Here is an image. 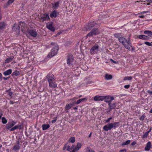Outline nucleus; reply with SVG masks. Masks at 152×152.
<instances>
[{"instance_id":"f257e3e1","label":"nucleus","mask_w":152,"mask_h":152,"mask_svg":"<svg viewBox=\"0 0 152 152\" xmlns=\"http://www.w3.org/2000/svg\"><path fill=\"white\" fill-rule=\"evenodd\" d=\"M119 122L110 123L105 125L103 127V129L105 131H107L108 130H110L113 128L115 129L119 126Z\"/></svg>"},{"instance_id":"f03ea898","label":"nucleus","mask_w":152,"mask_h":152,"mask_svg":"<svg viewBox=\"0 0 152 152\" xmlns=\"http://www.w3.org/2000/svg\"><path fill=\"white\" fill-rule=\"evenodd\" d=\"M52 45H55V46L52 48L51 50V52L48 55V58H51L56 54L58 51L59 50L58 46L56 44V43L54 42H52L51 43Z\"/></svg>"},{"instance_id":"7ed1b4c3","label":"nucleus","mask_w":152,"mask_h":152,"mask_svg":"<svg viewBox=\"0 0 152 152\" xmlns=\"http://www.w3.org/2000/svg\"><path fill=\"white\" fill-rule=\"evenodd\" d=\"M99 33V31L97 28H94L86 36V38L90 37L93 35H95Z\"/></svg>"},{"instance_id":"20e7f679","label":"nucleus","mask_w":152,"mask_h":152,"mask_svg":"<svg viewBox=\"0 0 152 152\" xmlns=\"http://www.w3.org/2000/svg\"><path fill=\"white\" fill-rule=\"evenodd\" d=\"M118 39L119 41L126 48L130 50V49L128 45H126V44L125 43L126 42H127V39H126L125 38L122 37V36L121 37L119 38Z\"/></svg>"},{"instance_id":"39448f33","label":"nucleus","mask_w":152,"mask_h":152,"mask_svg":"<svg viewBox=\"0 0 152 152\" xmlns=\"http://www.w3.org/2000/svg\"><path fill=\"white\" fill-rule=\"evenodd\" d=\"M97 24L94 21L91 22L88 24L86 26V28L87 31H89L91 28L96 25Z\"/></svg>"},{"instance_id":"423d86ee","label":"nucleus","mask_w":152,"mask_h":152,"mask_svg":"<svg viewBox=\"0 0 152 152\" xmlns=\"http://www.w3.org/2000/svg\"><path fill=\"white\" fill-rule=\"evenodd\" d=\"M105 97V102L108 103V105H110V104L112 100L114 99V98L111 96H104Z\"/></svg>"},{"instance_id":"0eeeda50","label":"nucleus","mask_w":152,"mask_h":152,"mask_svg":"<svg viewBox=\"0 0 152 152\" xmlns=\"http://www.w3.org/2000/svg\"><path fill=\"white\" fill-rule=\"evenodd\" d=\"M73 61V55L72 54L68 55L67 57V64L69 65L72 64Z\"/></svg>"},{"instance_id":"6e6552de","label":"nucleus","mask_w":152,"mask_h":152,"mask_svg":"<svg viewBox=\"0 0 152 152\" xmlns=\"http://www.w3.org/2000/svg\"><path fill=\"white\" fill-rule=\"evenodd\" d=\"M39 19L44 21L48 20L49 19V18L48 14H44L41 15Z\"/></svg>"},{"instance_id":"1a4fd4ad","label":"nucleus","mask_w":152,"mask_h":152,"mask_svg":"<svg viewBox=\"0 0 152 152\" xmlns=\"http://www.w3.org/2000/svg\"><path fill=\"white\" fill-rule=\"evenodd\" d=\"M28 33L30 35L33 37H36L37 35V33L35 30L31 29L28 31Z\"/></svg>"},{"instance_id":"9d476101","label":"nucleus","mask_w":152,"mask_h":152,"mask_svg":"<svg viewBox=\"0 0 152 152\" xmlns=\"http://www.w3.org/2000/svg\"><path fill=\"white\" fill-rule=\"evenodd\" d=\"M53 23L50 22L46 26V27L53 32L55 31V28L53 26Z\"/></svg>"},{"instance_id":"9b49d317","label":"nucleus","mask_w":152,"mask_h":152,"mask_svg":"<svg viewBox=\"0 0 152 152\" xmlns=\"http://www.w3.org/2000/svg\"><path fill=\"white\" fill-rule=\"evenodd\" d=\"M20 26L19 24L18 26H16L15 24H14L12 29L13 31H16V33L18 34L20 31Z\"/></svg>"},{"instance_id":"f8f14e48","label":"nucleus","mask_w":152,"mask_h":152,"mask_svg":"<svg viewBox=\"0 0 152 152\" xmlns=\"http://www.w3.org/2000/svg\"><path fill=\"white\" fill-rule=\"evenodd\" d=\"M19 25L21 26V30L23 33L25 32L26 30V25L24 23H23L22 22H19Z\"/></svg>"},{"instance_id":"ddd939ff","label":"nucleus","mask_w":152,"mask_h":152,"mask_svg":"<svg viewBox=\"0 0 152 152\" xmlns=\"http://www.w3.org/2000/svg\"><path fill=\"white\" fill-rule=\"evenodd\" d=\"M54 76L53 74H49L46 76V78L48 80L49 82L54 80Z\"/></svg>"},{"instance_id":"4468645a","label":"nucleus","mask_w":152,"mask_h":152,"mask_svg":"<svg viewBox=\"0 0 152 152\" xmlns=\"http://www.w3.org/2000/svg\"><path fill=\"white\" fill-rule=\"evenodd\" d=\"M104 96H100L97 95L94 98V99L95 101H102L104 99Z\"/></svg>"},{"instance_id":"2eb2a0df","label":"nucleus","mask_w":152,"mask_h":152,"mask_svg":"<svg viewBox=\"0 0 152 152\" xmlns=\"http://www.w3.org/2000/svg\"><path fill=\"white\" fill-rule=\"evenodd\" d=\"M58 14L59 13L58 11L56 10H54L51 13H50V16L51 18H56Z\"/></svg>"},{"instance_id":"dca6fc26","label":"nucleus","mask_w":152,"mask_h":152,"mask_svg":"<svg viewBox=\"0 0 152 152\" xmlns=\"http://www.w3.org/2000/svg\"><path fill=\"white\" fill-rule=\"evenodd\" d=\"M138 38L140 39H142L145 40H148L150 39L149 37L143 35H139Z\"/></svg>"},{"instance_id":"f3484780","label":"nucleus","mask_w":152,"mask_h":152,"mask_svg":"<svg viewBox=\"0 0 152 152\" xmlns=\"http://www.w3.org/2000/svg\"><path fill=\"white\" fill-rule=\"evenodd\" d=\"M60 3V2L59 1H58L52 4V8L53 9H57L59 7V4Z\"/></svg>"},{"instance_id":"a211bd4d","label":"nucleus","mask_w":152,"mask_h":152,"mask_svg":"<svg viewBox=\"0 0 152 152\" xmlns=\"http://www.w3.org/2000/svg\"><path fill=\"white\" fill-rule=\"evenodd\" d=\"M151 147V142H148L146 144V145L145 147V149L146 151H149Z\"/></svg>"},{"instance_id":"6ab92c4d","label":"nucleus","mask_w":152,"mask_h":152,"mask_svg":"<svg viewBox=\"0 0 152 152\" xmlns=\"http://www.w3.org/2000/svg\"><path fill=\"white\" fill-rule=\"evenodd\" d=\"M109 108L110 109V110L112 109H115L116 107V105L114 103H111V102L110 103V105H109Z\"/></svg>"},{"instance_id":"aec40b11","label":"nucleus","mask_w":152,"mask_h":152,"mask_svg":"<svg viewBox=\"0 0 152 152\" xmlns=\"http://www.w3.org/2000/svg\"><path fill=\"white\" fill-rule=\"evenodd\" d=\"M104 77L106 80H108L111 79L113 77L111 75L106 74L105 75Z\"/></svg>"},{"instance_id":"412c9836","label":"nucleus","mask_w":152,"mask_h":152,"mask_svg":"<svg viewBox=\"0 0 152 152\" xmlns=\"http://www.w3.org/2000/svg\"><path fill=\"white\" fill-rule=\"evenodd\" d=\"M13 126L10 122H9L6 125L5 128L7 129H9Z\"/></svg>"},{"instance_id":"4be33fe9","label":"nucleus","mask_w":152,"mask_h":152,"mask_svg":"<svg viewBox=\"0 0 152 152\" xmlns=\"http://www.w3.org/2000/svg\"><path fill=\"white\" fill-rule=\"evenodd\" d=\"M12 72V70L11 69H9L6 71L4 72L3 73V74L4 75L6 76L9 75L11 74Z\"/></svg>"},{"instance_id":"5701e85b","label":"nucleus","mask_w":152,"mask_h":152,"mask_svg":"<svg viewBox=\"0 0 152 152\" xmlns=\"http://www.w3.org/2000/svg\"><path fill=\"white\" fill-rule=\"evenodd\" d=\"M6 26V24L4 22H0V29H2L4 28Z\"/></svg>"},{"instance_id":"b1692460","label":"nucleus","mask_w":152,"mask_h":152,"mask_svg":"<svg viewBox=\"0 0 152 152\" xmlns=\"http://www.w3.org/2000/svg\"><path fill=\"white\" fill-rule=\"evenodd\" d=\"M50 125L48 124H44L42 125V130H45L50 127Z\"/></svg>"},{"instance_id":"393cba45","label":"nucleus","mask_w":152,"mask_h":152,"mask_svg":"<svg viewBox=\"0 0 152 152\" xmlns=\"http://www.w3.org/2000/svg\"><path fill=\"white\" fill-rule=\"evenodd\" d=\"M81 143L78 142L77 146L75 147L74 150H75V151H77L81 148Z\"/></svg>"},{"instance_id":"a878e982","label":"nucleus","mask_w":152,"mask_h":152,"mask_svg":"<svg viewBox=\"0 0 152 152\" xmlns=\"http://www.w3.org/2000/svg\"><path fill=\"white\" fill-rule=\"evenodd\" d=\"M49 85L51 87L56 88L57 87V85L56 84H55L53 81L49 82Z\"/></svg>"},{"instance_id":"bb28decb","label":"nucleus","mask_w":152,"mask_h":152,"mask_svg":"<svg viewBox=\"0 0 152 152\" xmlns=\"http://www.w3.org/2000/svg\"><path fill=\"white\" fill-rule=\"evenodd\" d=\"M75 138L74 137H72L69 139L68 142L73 143L75 142Z\"/></svg>"},{"instance_id":"cd10ccee","label":"nucleus","mask_w":152,"mask_h":152,"mask_svg":"<svg viewBox=\"0 0 152 152\" xmlns=\"http://www.w3.org/2000/svg\"><path fill=\"white\" fill-rule=\"evenodd\" d=\"M14 58V57L12 56V57H11L10 58H7L5 61V63H9L11 61L13 60Z\"/></svg>"},{"instance_id":"c85d7f7f","label":"nucleus","mask_w":152,"mask_h":152,"mask_svg":"<svg viewBox=\"0 0 152 152\" xmlns=\"http://www.w3.org/2000/svg\"><path fill=\"white\" fill-rule=\"evenodd\" d=\"M20 73L19 71L16 70L14 72H13L12 74V76H17L20 75Z\"/></svg>"},{"instance_id":"c756f323","label":"nucleus","mask_w":152,"mask_h":152,"mask_svg":"<svg viewBox=\"0 0 152 152\" xmlns=\"http://www.w3.org/2000/svg\"><path fill=\"white\" fill-rule=\"evenodd\" d=\"M86 99H87L86 98H83L79 99L77 101L76 103L77 104H79L81 102H83L84 100Z\"/></svg>"},{"instance_id":"7c9ffc66","label":"nucleus","mask_w":152,"mask_h":152,"mask_svg":"<svg viewBox=\"0 0 152 152\" xmlns=\"http://www.w3.org/2000/svg\"><path fill=\"white\" fill-rule=\"evenodd\" d=\"M114 36L115 37L118 38V39L122 36L121 34L119 33H116L114 34Z\"/></svg>"},{"instance_id":"2f4dec72","label":"nucleus","mask_w":152,"mask_h":152,"mask_svg":"<svg viewBox=\"0 0 152 152\" xmlns=\"http://www.w3.org/2000/svg\"><path fill=\"white\" fill-rule=\"evenodd\" d=\"M132 78V77L131 76H126L124 77L123 80L124 81L126 80H131Z\"/></svg>"},{"instance_id":"473e14b6","label":"nucleus","mask_w":152,"mask_h":152,"mask_svg":"<svg viewBox=\"0 0 152 152\" xmlns=\"http://www.w3.org/2000/svg\"><path fill=\"white\" fill-rule=\"evenodd\" d=\"M15 0H9L7 2V3L6 5L5 6L6 7H7L8 5H10V4L12 3Z\"/></svg>"},{"instance_id":"72a5a7b5","label":"nucleus","mask_w":152,"mask_h":152,"mask_svg":"<svg viewBox=\"0 0 152 152\" xmlns=\"http://www.w3.org/2000/svg\"><path fill=\"white\" fill-rule=\"evenodd\" d=\"M2 122L3 124H5L7 123V121L4 117H3L1 118Z\"/></svg>"},{"instance_id":"f704fd0d","label":"nucleus","mask_w":152,"mask_h":152,"mask_svg":"<svg viewBox=\"0 0 152 152\" xmlns=\"http://www.w3.org/2000/svg\"><path fill=\"white\" fill-rule=\"evenodd\" d=\"M130 142H131V141L130 140H128L127 141H126V142H123L122 143V145H128L130 143Z\"/></svg>"},{"instance_id":"c9c22d12","label":"nucleus","mask_w":152,"mask_h":152,"mask_svg":"<svg viewBox=\"0 0 152 152\" xmlns=\"http://www.w3.org/2000/svg\"><path fill=\"white\" fill-rule=\"evenodd\" d=\"M11 90V88H10L9 90H7L6 91V92H7L8 94L11 96V97H12V95L13 94V93L12 92H10V91Z\"/></svg>"},{"instance_id":"e433bc0d","label":"nucleus","mask_w":152,"mask_h":152,"mask_svg":"<svg viewBox=\"0 0 152 152\" xmlns=\"http://www.w3.org/2000/svg\"><path fill=\"white\" fill-rule=\"evenodd\" d=\"M151 33V31H145L144 32V34H147L149 36H151L150 34Z\"/></svg>"},{"instance_id":"4c0bfd02","label":"nucleus","mask_w":152,"mask_h":152,"mask_svg":"<svg viewBox=\"0 0 152 152\" xmlns=\"http://www.w3.org/2000/svg\"><path fill=\"white\" fill-rule=\"evenodd\" d=\"M17 129H18V125H16L14 127L10 129V131H13Z\"/></svg>"},{"instance_id":"58836bf2","label":"nucleus","mask_w":152,"mask_h":152,"mask_svg":"<svg viewBox=\"0 0 152 152\" xmlns=\"http://www.w3.org/2000/svg\"><path fill=\"white\" fill-rule=\"evenodd\" d=\"M71 108L70 104H68L66 105L65 109L66 110H69Z\"/></svg>"},{"instance_id":"ea45409f","label":"nucleus","mask_w":152,"mask_h":152,"mask_svg":"<svg viewBox=\"0 0 152 152\" xmlns=\"http://www.w3.org/2000/svg\"><path fill=\"white\" fill-rule=\"evenodd\" d=\"M20 146L19 145H16L13 147V149L15 150H18L20 149Z\"/></svg>"},{"instance_id":"a19ab883","label":"nucleus","mask_w":152,"mask_h":152,"mask_svg":"<svg viewBox=\"0 0 152 152\" xmlns=\"http://www.w3.org/2000/svg\"><path fill=\"white\" fill-rule=\"evenodd\" d=\"M144 43L147 45L152 46V42H151V43H150L148 42H144Z\"/></svg>"},{"instance_id":"79ce46f5","label":"nucleus","mask_w":152,"mask_h":152,"mask_svg":"<svg viewBox=\"0 0 152 152\" xmlns=\"http://www.w3.org/2000/svg\"><path fill=\"white\" fill-rule=\"evenodd\" d=\"M86 152H95L94 151L92 150H91L88 148H87L86 149Z\"/></svg>"},{"instance_id":"37998d69","label":"nucleus","mask_w":152,"mask_h":152,"mask_svg":"<svg viewBox=\"0 0 152 152\" xmlns=\"http://www.w3.org/2000/svg\"><path fill=\"white\" fill-rule=\"evenodd\" d=\"M148 134L146 132L143 135L142 138H144L147 137L148 136Z\"/></svg>"},{"instance_id":"c03bdc74","label":"nucleus","mask_w":152,"mask_h":152,"mask_svg":"<svg viewBox=\"0 0 152 152\" xmlns=\"http://www.w3.org/2000/svg\"><path fill=\"white\" fill-rule=\"evenodd\" d=\"M112 119V117H110L109 118H108L107 119L105 120L106 122V123H109L110 122V121Z\"/></svg>"},{"instance_id":"a18cd8bd","label":"nucleus","mask_w":152,"mask_h":152,"mask_svg":"<svg viewBox=\"0 0 152 152\" xmlns=\"http://www.w3.org/2000/svg\"><path fill=\"white\" fill-rule=\"evenodd\" d=\"M126 42L127 44L126 45H128L129 46V45H131V44L130 39L128 41L127 40V42Z\"/></svg>"},{"instance_id":"49530a36","label":"nucleus","mask_w":152,"mask_h":152,"mask_svg":"<svg viewBox=\"0 0 152 152\" xmlns=\"http://www.w3.org/2000/svg\"><path fill=\"white\" fill-rule=\"evenodd\" d=\"M98 48L99 47L98 46H94L92 48L95 50L98 49Z\"/></svg>"},{"instance_id":"de8ad7c7","label":"nucleus","mask_w":152,"mask_h":152,"mask_svg":"<svg viewBox=\"0 0 152 152\" xmlns=\"http://www.w3.org/2000/svg\"><path fill=\"white\" fill-rule=\"evenodd\" d=\"M145 118V116L143 115L140 118V119L141 120L143 121L144 119Z\"/></svg>"},{"instance_id":"09e8293b","label":"nucleus","mask_w":152,"mask_h":152,"mask_svg":"<svg viewBox=\"0 0 152 152\" xmlns=\"http://www.w3.org/2000/svg\"><path fill=\"white\" fill-rule=\"evenodd\" d=\"M67 150L68 151H70L72 150V148L69 146L68 145L67 146Z\"/></svg>"},{"instance_id":"8fccbe9b","label":"nucleus","mask_w":152,"mask_h":152,"mask_svg":"<svg viewBox=\"0 0 152 152\" xmlns=\"http://www.w3.org/2000/svg\"><path fill=\"white\" fill-rule=\"evenodd\" d=\"M94 50L92 48H91L90 50V53H91L92 54L94 53Z\"/></svg>"},{"instance_id":"3c124183","label":"nucleus","mask_w":152,"mask_h":152,"mask_svg":"<svg viewBox=\"0 0 152 152\" xmlns=\"http://www.w3.org/2000/svg\"><path fill=\"white\" fill-rule=\"evenodd\" d=\"M130 86V85H125L124 86V87L125 88L128 89L129 88Z\"/></svg>"},{"instance_id":"603ef678","label":"nucleus","mask_w":152,"mask_h":152,"mask_svg":"<svg viewBox=\"0 0 152 152\" xmlns=\"http://www.w3.org/2000/svg\"><path fill=\"white\" fill-rule=\"evenodd\" d=\"M57 117H56L55 118V119L54 120H53L52 121H51V122L52 123H55V122H56V121H57Z\"/></svg>"},{"instance_id":"864d4df0","label":"nucleus","mask_w":152,"mask_h":152,"mask_svg":"<svg viewBox=\"0 0 152 152\" xmlns=\"http://www.w3.org/2000/svg\"><path fill=\"white\" fill-rule=\"evenodd\" d=\"M10 122L12 124V125L13 126L16 124V122L14 121H12Z\"/></svg>"},{"instance_id":"5fc2aeb1","label":"nucleus","mask_w":152,"mask_h":152,"mask_svg":"<svg viewBox=\"0 0 152 152\" xmlns=\"http://www.w3.org/2000/svg\"><path fill=\"white\" fill-rule=\"evenodd\" d=\"M75 104H76V102H73L72 103H70L69 104L71 107L72 106H74Z\"/></svg>"},{"instance_id":"6e6d98bb","label":"nucleus","mask_w":152,"mask_h":152,"mask_svg":"<svg viewBox=\"0 0 152 152\" xmlns=\"http://www.w3.org/2000/svg\"><path fill=\"white\" fill-rule=\"evenodd\" d=\"M149 12V11H143L140 13H139V14H142L144 13H147Z\"/></svg>"},{"instance_id":"4d7b16f0","label":"nucleus","mask_w":152,"mask_h":152,"mask_svg":"<svg viewBox=\"0 0 152 152\" xmlns=\"http://www.w3.org/2000/svg\"><path fill=\"white\" fill-rule=\"evenodd\" d=\"M126 150L125 149H123L120 151V152H126Z\"/></svg>"},{"instance_id":"13d9d810","label":"nucleus","mask_w":152,"mask_h":152,"mask_svg":"<svg viewBox=\"0 0 152 152\" xmlns=\"http://www.w3.org/2000/svg\"><path fill=\"white\" fill-rule=\"evenodd\" d=\"M71 43V42L70 41H67L66 43V45L69 46V44Z\"/></svg>"},{"instance_id":"bf43d9fd","label":"nucleus","mask_w":152,"mask_h":152,"mask_svg":"<svg viewBox=\"0 0 152 152\" xmlns=\"http://www.w3.org/2000/svg\"><path fill=\"white\" fill-rule=\"evenodd\" d=\"M67 143H66L65 144V145H64V147L63 148V150H65L66 149V147H67Z\"/></svg>"},{"instance_id":"052dcab7","label":"nucleus","mask_w":152,"mask_h":152,"mask_svg":"<svg viewBox=\"0 0 152 152\" xmlns=\"http://www.w3.org/2000/svg\"><path fill=\"white\" fill-rule=\"evenodd\" d=\"M110 60L112 61L115 64H116L117 63H118V62L116 61L113 60L112 59H110Z\"/></svg>"},{"instance_id":"680f3d73","label":"nucleus","mask_w":152,"mask_h":152,"mask_svg":"<svg viewBox=\"0 0 152 152\" xmlns=\"http://www.w3.org/2000/svg\"><path fill=\"white\" fill-rule=\"evenodd\" d=\"M136 142L135 141L133 142L131 144V145L132 146H134L136 144Z\"/></svg>"},{"instance_id":"e2e57ef3","label":"nucleus","mask_w":152,"mask_h":152,"mask_svg":"<svg viewBox=\"0 0 152 152\" xmlns=\"http://www.w3.org/2000/svg\"><path fill=\"white\" fill-rule=\"evenodd\" d=\"M61 32H58L56 34L55 36V37H57L58 36V35H60V34H61Z\"/></svg>"},{"instance_id":"0e129e2a","label":"nucleus","mask_w":152,"mask_h":152,"mask_svg":"<svg viewBox=\"0 0 152 152\" xmlns=\"http://www.w3.org/2000/svg\"><path fill=\"white\" fill-rule=\"evenodd\" d=\"M148 93L150 95L152 94V91L150 90H148L147 91Z\"/></svg>"},{"instance_id":"69168bd1","label":"nucleus","mask_w":152,"mask_h":152,"mask_svg":"<svg viewBox=\"0 0 152 152\" xmlns=\"http://www.w3.org/2000/svg\"><path fill=\"white\" fill-rule=\"evenodd\" d=\"M2 74L1 73H0V81L2 80Z\"/></svg>"},{"instance_id":"338daca9","label":"nucleus","mask_w":152,"mask_h":152,"mask_svg":"<svg viewBox=\"0 0 152 152\" xmlns=\"http://www.w3.org/2000/svg\"><path fill=\"white\" fill-rule=\"evenodd\" d=\"M18 129L20 130L21 129V125H18Z\"/></svg>"},{"instance_id":"774afa93","label":"nucleus","mask_w":152,"mask_h":152,"mask_svg":"<svg viewBox=\"0 0 152 152\" xmlns=\"http://www.w3.org/2000/svg\"><path fill=\"white\" fill-rule=\"evenodd\" d=\"M2 78L3 79L5 80H7L9 79V77H2Z\"/></svg>"}]
</instances>
